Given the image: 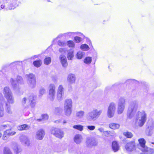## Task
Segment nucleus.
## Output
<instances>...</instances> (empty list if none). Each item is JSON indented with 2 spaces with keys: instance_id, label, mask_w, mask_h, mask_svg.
I'll use <instances>...</instances> for the list:
<instances>
[{
  "instance_id": "obj_1",
  "label": "nucleus",
  "mask_w": 154,
  "mask_h": 154,
  "mask_svg": "<svg viewBox=\"0 0 154 154\" xmlns=\"http://www.w3.org/2000/svg\"><path fill=\"white\" fill-rule=\"evenodd\" d=\"M147 119V114L144 111H138L135 117L134 123L135 126L142 127L146 122Z\"/></svg>"
},
{
  "instance_id": "obj_2",
  "label": "nucleus",
  "mask_w": 154,
  "mask_h": 154,
  "mask_svg": "<svg viewBox=\"0 0 154 154\" xmlns=\"http://www.w3.org/2000/svg\"><path fill=\"white\" fill-rule=\"evenodd\" d=\"M102 112V110L94 109L88 112L86 116V118L88 121H95L100 116Z\"/></svg>"
},
{
  "instance_id": "obj_3",
  "label": "nucleus",
  "mask_w": 154,
  "mask_h": 154,
  "mask_svg": "<svg viewBox=\"0 0 154 154\" xmlns=\"http://www.w3.org/2000/svg\"><path fill=\"white\" fill-rule=\"evenodd\" d=\"M138 107V103L136 101L132 102L129 106L127 113L128 118L131 119L133 116L134 113L137 111Z\"/></svg>"
},
{
  "instance_id": "obj_4",
  "label": "nucleus",
  "mask_w": 154,
  "mask_h": 154,
  "mask_svg": "<svg viewBox=\"0 0 154 154\" xmlns=\"http://www.w3.org/2000/svg\"><path fill=\"white\" fill-rule=\"evenodd\" d=\"M35 97L33 94H31L29 96L23 98L21 100V103L24 106L27 104L28 102L29 101L31 107L33 108L35 105Z\"/></svg>"
},
{
  "instance_id": "obj_5",
  "label": "nucleus",
  "mask_w": 154,
  "mask_h": 154,
  "mask_svg": "<svg viewBox=\"0 0 154 154\" xmlns=\"http://www.w3.org/2000/svg\"><path fill=\"white\" fill-rule=\"evenodd\" d=\"M10 82L14 90L16 91L19 89V84H21L23 83V81L22 78L20 76H17L16 80L11 78Z\"/></svg>"
},
{
  "instance_id": "obj_6",
  "label": "nucleus",
  "mask_w": 154,
  "mask_h": 154,
  "mask_svg": "<svg viewBox=\"0 0 154 154\" xmlns=\"http://www.w3.org/2000/svg\"><path fill=\"white\" fill-rule=\"evenodd\" d=\"M25 77L26 79L27 83L29 86L31 88H35L36 83L35 75L33 74L30 73L26 75Z\"/></svg>"
},
{
  "instance_id": "obj_7",
  "label": "nucleus",
  "mask_w": 154,
  "mask_h": 154,
  "mask_svg": "<svg viewBox=\"0 0 154 154\" xmlns=\"http://www.w3.org/2000/svg\"><path fill=\"white\" fill-rule=\"evenodd\" d=\"M125 99L124 97H121L119 100L117 108L118 114H120L123 113L125 107Z\"/></svg>"
},
{
  "instance_id": "obj_8",
  "label": "nucleus",
  "mask_w": 154,
  "mask_h": 154,
  "mask_svg": "<svg viewBox=\"0 0 154 154\" xmlns=\"http://www.w3.org/2000/svg\"><path fill=\"white\" fill-rule=\"evenodd\" d=\"M116 109V105L115 103H112L109 104L107 112V116L109 118H111L114 116Z\"/></svg>"
},
{
  "instance_id": "obj_9",
  "label": "nucleus",
  "mask_w": 154,
  "mask_h": 154,
  "mask_svg": "<svg viewBox=\"0 0 154 154\" xmlns=\"http://www.w3.org/2000/svg\"><path fill=\"white\" fill-rule=\"evenodd\" d=\"M51 133L56 137L61 138L63 137L64 133L63 131L58 128H53L51 131Z\"/></svg>"
},
{
  "instance_id": "obj_10",
  "label": "nucleus",
  "mask_w": 154,
  "mask_h": 154,
  "mask_svg": "<svg viewBox=\"0 0 154 154\" xmlns=\"http://www.w3.org/2000/svg\"><path fill=\"white\" fill-rule=\"evenodd\" d=\"M64 89L61 85H60L58 88L57 92V97L58 100L60 101L63 98Z\"/></svg>"
},
{
  "instance_id": "obj_11",
  "label": "nucleus",
  "mask_w": 154,
  "mask_h": 154,
  "mask_svg": "<svg viewBox=\"0 0 154 154\" xmlns=\"http://www.w3.org/2000/svg\"><path fill=\"white\" fill-rule=\"evenodd\" d=\"M4 8L10 10L9 0H0V10Z\"/></svg>"
},
{
  "instance_id": "obj_12",
  "label": "nucleus",
  "mask_w": 154,
  "mask_h": 154,
  "mask_svg": "<svg viewBox=\"0 0 154 154\" xmlns=\"http://www.w3.org/2000/svg\"><path fill=\"white\" fill-rule=\"evenodd\" d=\"M16 134L15 131H12L11 130H8L5 131L3 136V140H6L10 136H13Z\"/></svg>"
},
{
  "instance_id": "obj_13",
  "label": "nucleus",
  "mask_w": 154,
  "mask_h": 154,
  "mask_svg": "<svg viewBox=\"0 0 154 154\" xmlns=\"http://www.w3.org/2000/svg\"><path fill=\"white\" fill-rule=\"evenodd\" d=\"M135 144L134 141L130 142L127 144L125 149L128 151H131L135 149Z\"/></svg>"
},
{
  "instance_id": "obj_14",
  "label": "nucleus",
  "mask_w": 154,
  "mask_h": 154,
  "mask_svg": "<svg viewBox=\"0 0 154 154\" xmlns=\"http://www.w3.org/2000/svg\"><path fill=\"white\" fill-rule=\"evenodd\" d=\"M86 143L87 146L89 147L96 146L97 144V142L94 138L87 139Z\"/></svg>"
},
{
  "instance_id": "obj_15",
  "label": "nucleus",
  "mask_w": 154,
  "mask_h": 154,
  "mask_svg": "<svg viewBox=\"0 0 154 154\" xmlns=\"http://www.w3.org/2000/svg\"><path fill=\"white\" fill-rule=\"evenodd\" d=\"M76 77L75 75L72 74H69L67 78V81L70 84H74L75 83Z\"/></svg>"
},
{
  "instance_id": "obj_16",
  "label": "nucleus",
  "mask_w": 154,
  "mask_h": 154,
  "mask_svg": "<svg viewBox=\"0 0 154 154\" xmlns=\"http://www.w3.org/2000/svg\"><path fill=\"white\" fill-rule=\"evenodd\" d=\"M20 140L22 143H24L27 146L30 144V141L27 136L24 135H22L20 137Z\"/></svg>"
},
{
  "instance_id": "obj_17",
  "label": "nucleus",
  "mask_w": 154,
  "mask_h": 154,
  "mask_svg": "<svg viewBox=\"0 0 154 154\" xmlns=\"http://www.w3.org/2000/svg\"><path fill=\"white\" fill-rule=\"evenodd\" d=\"M45 135L44 131L42 129H40L36 132V138L39 140H42Z\"/></svg>"
},
{
  "instance_id": "obj_18",
  "label": "nucleus",
  "mask_w": 154,
  "mask_h": 154,
  "mask_svg": "<svg viewBox=\"0 0 154 154\" xmlns=\"http://www.w3.org/2000/svg\"><path fill=\"white\" fill-rule=\"evenodd\" d=\"M59 58L62 66L63 67H66L68 65L66 59V57L62 55L60 56Z\"/></svg>"
},
{
  "instance_id": "obj_19",
  "label": "nucleus",
  "mask_w": 154,
  "mask_h": 154,
  "mask_svg": "<svg viewBox=\"0 0 154 154\" xmlns=\"http://www.w3.org/2000/svg\"><path fill=\"white\" fill-rule=\"evenodd\" d=\"M10 10L14 9L18 5L17 0H9Z\"/></svg>"
},
{
  "instance_id": "obj_20",
  "label": "nucleus",
  "mask_w": 154,
  "mask_h": 154,
  "mask_svg": "<svg viewBox=\"0 0 154 154\" xmlns=\"http://www.w3.org/2000/svg\"><path fill=\"white\" fill-rule=\"evenodd\" d=\"M3 93L5 97L12 94L11 89L8 87H5L4 88Z\"/></svg>"
},
{
  "instance_id": "obj_21",
  "label": "nucleus",
  "mask_w": 154,
  "mask_h": 154,
  "mask_svg": "<svg viewBox=\"0 0 154 154\" xmlns=\"http://www.w3.org/2000/svg\"><path fill=\"white\" fill-rule=\"evenodd\" d=\"M74 142L77 144H79L80 143L82 140V136L79 134L76 135L74 137Z\"/></svg>"
},
{
  "instance_id": "obj_22",
  "label": "nucleus",
  "mask_w": 154,
  "mask_h": 154,
  "mask_svg": "<svg viewBox=\"0 0 154 154\" xmlns=\"http://www.w3.org/2000/svg\"><path fill=\"white\" fill-rule=\"evenodd\" d=\"M72 102L70 99H68L65 100L64 104V107L72 108Z\"/></svg>"
},
{
  "instance_id": "obj_23",
  "label": "nucleus",
  "mask_w": 154,
  "mask_h": 154,
  "mask_svg": "<svg viewBox=\"0 0 154 154\" xmlns=\"http://www.w3.org/2000/svg\"><path fill=\"white\" fill-rule=\"evenodd\" d=\"M8 103L9 104H13L14 103V100L13 94L5 97Z\"/></svg>"
},
{
  "instance_id": "obj_24",
  "label": "nucleus",
  "mask_w": 154,
  "mask_h": 154,
  "mask_svg": "<svg viewBox=\"0 0 154 154\" xmlns=\"http://www.w3.org/2000/svg\"><path fill=\"white\" fill-rule=\"evenodd\" d=\"M64 110L65 115L67 116H69L72 113V108L64 107Z\"/></svg>"
},
{
  "instance_id": "obj_25",
  "label": "nucleus",
  "mask_w": 154,
  "mask_h": 154,
  "mask_svg": "<svg viewBox=\"0 0 154 154\" xmlns=\"http://www.w3.org/2000/svg\"><path fill=\"white\" fill-rule=\"evenodd\" d=\"M55 91H49L48 97L51 101L54 99L55 97Z\"/></svg>"
},
{
  "instance_id": "obj_26",
  "label": "nucleus",
  "mask_w": 154,
  "mask_h": 154,
  "mask_svg": "<svg viewBox=\"0 0 154 154\" xmlns=\"http://www.w3.org/2000/svg\"><path fill=\"white\" fill-rule=\"evenodd\" d=\"M85 54V52L84 51H79L77 52L75 57L78 59H81L84 57Z\"/></svg>"
},
{
  "instance_id": "obj_27",
  "label": "nucleus",
  "mask_w": 154,
  "mask_h": 154,
  "mask_svg": "<svg viewBox=\"0 0 154 154\" xmlns=\"http://www.w3.org/2000/svg\"><path fill=\"white\" fill-rule=\"evenodd\" d=\"M30 128V126L26 124H23L17 127L18 130L20 131L28 130Z\"/></svg>"
},
{
  "instance_id": "obj_28",
  "label": "nucleus",
  "mask_w": 154,
  "mask_h": 154,
  "mask_svg": "<svg viewBox=\"0 0 154 154\" xmlns=\"http://www.w3.org/2000/svg\"><path fill=\"white\" fill-rule=\"evenodd\" d=\"M112 147L114 152L117 151L119 149V146L117 142L116 141H113L112 144Z\"/></svg>"
},
{
  "instance_id": "obj_29",
  "label": "nucleus",
  "mask_w": 154,
  "mask_h": 154,
  "mask_svg": "<svg viewBox=\"0 0 154 154\" xmlns=\"http://www.w3.org/2000/svg\"><path fill=\"white\" fill-rule=\"evenodd\" d=\"M74 51L72 49L68 51L67 57L69 60H72V59L74 56Z\"/></svg>"
},
{
  "instance_id": "obj_30",
  "label": "nucleus",
  "mask_w": 154,
  "mask_h": 154,
  "mask_svg": "<svg viewBox=\"0 0 154 154\" xmlns=\"http://www.w3.org/2000/svg\"><path fill=\"white\" fill-rule=\"evenodd\" d=\"M5 110L8 114H11L12 113V111L11 109V106L10 105L8 104V103H5Z\"/></svg>"
},
{
  "instance_id": "obj_31",
  "label": "nucleus",
  "mask_w": 154,
  "mask_h": 154,
  "mask_svg": "<svg viewBox=\"0 0 154 154\" xmlns=\"http://www.w3.org/2000/svg\"><path fill=\"white\" fill-rule=\"evenodd\" d=\"M39 150L41 154H49V150L42 147L39 149Z\"/></svg>"
},
{
  "instance_id": "obj_32",
  "label": "nucleus",
  "mask_w": 154,
  "mask_h": 154,
  "mask_svg": "<svg viewBox=\"0 0 154 154\" xmlns=\"http://www.w3.org/2000/svg\"><path fill=\"white\" fill-rule=\"evenodd\" d=\"M154 128L153 125L151 126L148 127L149 131H146V133L147 135L150 136L152 135L153 133V129Z\"/></svg>"
},
{
  "instance_id": "obj_33",
  "label": "nucleus",
  "mask_w": 154,
  "mask_h": 154,
  "mask_svg": "<svg viewBox=\"0 0 154 154\" xmlns=\"http://www.w3.org/2000/svg\"><path fill=\"white\" fill-rule=\"evenodd\" d=\"M138 141L140 146L141 147V149H143V148L147 147L145 145L146 141L143 138H141L138 140Z\"/></svg>"
},
{
  "instance_id": "obj_34",
  "label": "nucleus",
  "mask_w": 154,
  "mask_h": 154,
  "mask_svg": "<svg viewBox=\"0 0 154 154\" xmlns=\"http://www.w3.org/2000/svg\"><path fill=\"white\" fill-rule=\"evenodd\" d=\"M109 127L113 129H116L119 128L120 125L116 123H111L109 125Z\"/></svg>"
},
{
  "instance_id": "obj_35",
  "label": "nucleus",
  "mask_w": 154,
  "mask_h": 154,
  "mask_svg": "<svg viewBox=\"0 0 154 154\" xmlns=\"http://www.w3.org/2000/svg\"><path fill=\"white\" fill-rule=\"evenodd\" d=\"M92 60V58L90 57H86L84 60V62L85 63L89 64L91 63Z\"/></svg>"
},
{
  "instance_id": "obj_36",
  "label": "nucleus",
  "mask_w": 154,
  "mask_h": 154,
  "mask_svg": "<svg viewBox=\"0 0 154 154\" xmlns=\"http://www.w3.org/2000/svg\"><path fill=\"white\" fill-rule=\"evenodd\" d=\"M33 64L36 67H39L41 65L42 61L41 60H35L33 62Z\"/></svg>"
},
{
  "instance_id": "obj_37",
  "label": "nucleus",
  "mask_w": 154,
  "mask_h": 154,
  "mask_svg": "<svg viewBox=\"0 0 154 154\" xmlns=\"http://www.w3.org/2000/svg\"><path fill=\"white\" fill-rule=\"evenodd\" d=\"M84 113L85 112L83 111L80 110L78 111L76 113V116L79 118H81L83 116Z\"/></svg>"
},
{
  "instance_id": "obj_38",
  "label": "nucleus",
  "mask_w": 154,
  "mask_h": 154,
  "mask_svg": "<svg viewBox=\"0 0 154 154\" xmlns=\"http://www.w3.org/2000/svg\"><path fill=\"white\" fill-rule=\"evenodd\" d=\"M76 33L75 32H69L65 33V37L72 38L75 35Z\"/></svg>"
},
{
  "instance_id": "obj_39",
  "label": "nucleus",
  "mask_w": 154,
  "mask_h": 154,
  "mask_svg": "<svg viewBox=\"0 0 154 154\" xmlns=\"http://www.w3.org/2000/svg\"><path fill=\"white\" fill-rule=\"evenodd\" d=\"M80 49L84 51H87L89 50V48L88 45L84 44L81 45Z\"/></svg>"
},
{
  "instance_id": "obj_40",
  "label": "nucleus",
  "mask_w": 154,
  "mask_h": 154,
  "mask_svg": "<svg viewBox=\"0 0 154 154\" xmlns=\"http://www.w3.org/2000/svg\"><path fill=\"white\" fill-rule=\"evenodd\" d=\"M4 115V109L2 103H0V118L2 117Z\"/></svg>"
},
{
  "instance_id": "obj_41",
  "label": "nucleus",
  "mask_w": 154,
  "mask_h": 154,
  "mask_svg": "<svg viewBox=\"0 0 154 154\" xmlns=\"http://www.w3.org/2000/svg\"><path fill=\"white\" fill-rule=\"evenodd\" d=\"M44 63L46 65L49 64L51 62V59L50 57H48L45 58L44 60Z\"/></svg>"
},
{
  "instance_id": "obj_42",
  "label": "nucleus",
  "mask_w": 154,
  "mask_h": 154,
  "mask_svg": "<svg viewBox=\"0 0 154 154\" xmlns=\"http://www.w3.org/2000/svg\"><path fill=\"white\" fill-rule=\"evenodd\" d=\"M74 128L82 131L83 129V126L81 125H75L73 126Z\"/></svg>"
},
{
  "instance_id": "obj_43",
  "label": "nucleus",
  "mask_w": 154,
  "mask_h": 154,
  "mask_svg": "<svg viewBox=\"0 0 154 154\" xmlns=\"http://www.w3.org/2000/svg\"><path fill=\"white\" fill-rule=\"evenodd\" d=\"M48 91H55V85L53 83L50 84L48 86Z\"/></svg>"
},
{
  "instance_id": "obj_44",
  "label": "nucleus",
  "mask_w": 154,
  "mask_h": 154,
  "mask_svg": "<svg viewBox=\"0 0 154 154\" xmlns=\"http://www.w3.org/2000/svg\"><path fill=\"white\" fill-rule=\"evenodd\" d=\"M67 45L70 48H74L75 47V44L72 41L69 40L67 42Z\"/></svg>"
},
{
  "instance_id": "obj_45",
  "label": "nucleus",
  "mask_w": 154,
  "mask_h": 154,
  "mask_svg": "<svg viewBox=\"0 0 154 154\" xmlns=\"http://www.w3.org/2000/svg\"><path fill=\"white\" fill-rule=\"evenodd\" d=\"M42 119H39L37 120L38 121H41L43 120H47L48 118V116L47 114H43L42 115Z\"/></svg>"
},
{
  "instance_id": "obj_46",
  "label": "nucleus",
  "mask_w": 154,
  "mask_h": 154,
  "mask_svg": "<svg viewBox=\"0 0 154 154\" xmlns=\"http://www.w3.org/2000/svg\"><path fill=\"white\" fill-rule=\"evenodd\" d=\"M123 134L125 136L128 138H131L133 136L132 134L128 131L124 132Z\"/></svg>"
},
{
  "instance_id": "obj_47",
  "label": "nucleus",
  "mask_w": 154,
  "mask_h": 154,
  "mask_svg": "<svg viewBox=\"0 0 154 154\" xmlns=\"http://www.w3.org/2000/svg\"><path fill=\"white\" fill-rule=\"evenodd\" d=\"M141 149L142 151V152L140 154H149L148 150V147L143 148V149Z\"/></svg>"
},
{
  "instance_id": "obj_48",
  "label": "nucleus",
  "mask_w": 154,
  "mask_h": 154,
  "mask_svg": "<svg viewBox=\"0 0 154 154\" xmlns=\"http://www.w3.org/2000/svg\"><path fill=\"white\" fill-rule=\"evenodd\" d=\"M4 154H12V153L8 148L5 147L4 149Z\"/></svg>"
},
{
  "instance_id": "obj_49",
  "label": "nucleus",
  "mask_w": 154,
  "mask_h": 154,
  "mask_svg": "<svg viewBox=\"0 0 154 154\" xmlns=\"http://www.w3.org/2000/svg\"><path fill=\"white\" fill-rule=\"evenodd\" d=\"M14 151L16 152V154H18V153L20 152L21 149L20 148H19L17 146H16L15 148H14Z\"/></svg>"
},
{
  "instance_id": "obj_50",
  "label": "nucleus",
  "mask_w": 154,
  "mask_h": 154,
  "mask_svg": "<svg viewBox=\"0 0 154 154\" xmlns=\"http://www.w3.org/2000/svg\"><path fill=\"white\" fill-rule=\"evenodd\" d=\"M74 40L76 43H79L82 41V38L79 37L75 36L74 38Z\"/></svg>"
},
{
  "instance_id": "obj_51",
  "label": "nucleus",
  "mask_w": 154,
  "mask_h": 154,
  "mask_svg": "<svg viewBox=\"0 0 154 154\" xmlns=\"http://www.w3.org/2000/svg\"><path fill=\"white\" fill-rule=\"evenodd\" d=\"M58 45L60 46H64L66 45V43L65 42L59 41L58 42Z\"/></svg>"
},
{
  "instance_id": "obj_52",
  "label": "nucleus",
  "mask_w": 154,
  "mask_h": 154,
  "mask_svg": "<svg viewBox=\"0 0 154 154\" xmlns=\"http://www.w3.org/2000/svg\"><path fill=\"white\" fill-rule=\"evenodd\" d=\"M88 129L91 131H93L95 129V126L94 125H88L87 126Z\"/></svg>"
},
{
  "instance_id": "obj_53",
  "label": "nucleus",
  "mask_w": 154,
  "mask_h": 154,
  "mask_svg": "<svg viewBox=\"0 0 154 154\" xmlns=\"http://www.w3.org/2000/svg\"><path fill=\"white\" fill-rule=\"evenodd\" d=\"M46 90L43 88H41L40 89L39 93L42 95H43L45 92Z\"/></svg>"
},
{
  "instance_id": "obj_54",
  "label": "nucleus",
  "mask_w": 154,
  "mask_h": 154,
  "mask_svg": "<svg viewBox=\"0 0 154 154\" xmlns=\"http://www.w3.org/2000/svg\"><path fill=\"white\" fill-rule=\"evenodd\" d=\"M111 131H106L104 132V134L105 135L106 137H109L110 136Z\"/></svg>"
},
{
  "instance_id": "obj_55",
  "label": "nucleus",
  "mask_w": 154,
  "mask_h": 154,
  "mask_svg": "<svg viewBox=\"0 0 154 154\" xmlns=\"http://www.w3.org/2000/svg\"><path fill=\"white\" fill-rule=\"evenodd\" d=\"M54 110L55 113L57 114L60 112L61 110V109L59 107H57L55 108Z\"/></svg>"
},
{
  "instance_id": "obj_56",
  "label": "nucleus",
  "mask_w": 154,
  "mask_h": 154,
  "mask_svg": "<svg viewBox=\"0 0 154 154\" xmlns=\"http://www.w3.org/2000/svg\"><path fill=\"white\" fill-rule=\"evenodd\" d=\"M148 151L149 154H154V149L148 148Z\"/></svg>"
},
{
  "instance_id": "obj_57",
  "label": "nucleus",
  "mask_w": 154,
  "mask_h": 154,
  "mask_svg": "<svg viewBox=\"0 0 154 154\" xmlns=\"http://www.w3.org/2000/svg\"><path fill=\"white\" fill-rule=\"evenodd\" d=\"M65 33H64L63 34H60L56 38H55L54 39V40L53 41H54L56 39H57V38H60L61 37H63V36L65 37Z\"/></svg>"
},
{
  "instance_id": "obj_58",
  "label": "nucleus",
  "mask_w": 154,
  "mask_h": 154,
  "mask_svg": "<svg viewBox=\"0 0 154 154\" xmlns=\"http://www.w3.org/2000/svg\"><path fill=\"white\" fill-rule=\"evenodd\" d=\"M135 81H136L135 80L133 79H129L127 80L126 81V82L127 83H128V82L134 83V82H135Z\"/></svg>"
},
{
  "instance_id": "obj_59",
  "label": "nucleus",
  "mask_w": 154,
  "mask_h": 154,
  "mask_svg": "<svg viewBox=\"0 0 154 154\" xmlns=\"http://www.w3.org/2000/svg\"><path fill=\"white\" fill-rule=\"evenodd\" d=\"M0 100L1 101H3L4 100V97L2 93H0Z\"/></svg>"
},
{
  "instance_id": "obj_60",
  "label": "nucleus",
  "mask_w": 154,
  "mask_h": 154,
  "mask_svg": "<svg viewBox=\"0 0 154 154\" xmlns=\"http://www.w3.org/2000/svg\"><path fill=\"white\" fill-rule=\"evenodd\" d=\"M98 130L100 132H101V133L103 132V133H104V132L105 131H104V128H102V127H101V128H99L98 129Z\"/></svg>"
},
{
  "instance_id": "obj_61",
  "label": "nucleus",
  "mask_w": 154,
  "mask_h": 154,
  "mask_svg": "<svg viewBox=\"0 0 154 154\" xmlns=\"http://www.w3.org/2000/svg\"><path fill=\"white\" fill-rule=\"evenodd\" d=\"M76 33V34H75V35H79V36H83V37L84 36V35H83L80 32H75Z\"/></svg>"
},
{
  "instance_id": "obj_62",
  "label": "nucleus",
  "mask_w": 154,
  "mask_h": 154,
  "mask_svg": "<svg viewBox=\"0 0 154 154\" xmlns=\"http://www.w3.org/2000/svg\"><path fill=\"white\" fill-rule=\"evenodd\" d=\"M110 135H111L110 136H112V137H114L116 136V134L115 133L114 131L111 132Z\"/></svg>"
},
{
  "instance_id": "obj_63",
  "label": "nucleus",
  "mask_w": 154,
  "mask_h": 154,
  "mask_svg": "<svg viewBox=\"0 0 154 154\" xmlns=\"http://www.w3.org/2000/svg\"><path fill=\"white\" fill-rule=\"evenodd\" d=\"M65 51V50H64L63 48H60L59 49V51L61 53H63V52H64Z\"/></svg>"
},
{
  "instance_id": "obj_64",
  "label": "nucleus",
  "mask_w": 154,
  "mask_h": 154,
  "mask_svg": "<svg viewBox=\"0 0 154 154\" xmlns=\"http://www.w3.org/2000/svg\"><path fill=\"white\" fill-rule=\"evenodd\" d=\"M19 62L18 61H15V62H13L12 63H11V65H13L17 64Z\"/></svg>"
}]
</instances>
